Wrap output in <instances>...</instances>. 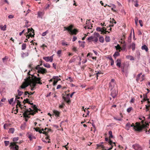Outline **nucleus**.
<instances>
[{
	"label": "nucleus",
	"mask_w": 150,
	"mask_h": 150,
	"mask_svg": "<svg viewBox=\"0 0 150 150\" xmlns=\"http://www.w3.org/2000/svg\"><path fill=\"white\" fill-rule=\"evenodd\" d=\"M29 79L26 80L23 82L21 85L19 89H24L27 87L28 86L30 85V86H35L37 83L40 84H42V83L40 82V78H37L35 76H32L31 79L30 77H29Z\"/></svg>",
	"instance_id": "obj_1"
},
{
	"label": "nucleus",
	"mask_w": 150,
	"mask_h": 150,
	"mask_svg": "<svg viewBox=\"0 0 150 150\" xmlns=\"http://www.w3.org/2000/svg\"><path fill=\"white\" fill-rule=\"evenodd\" d=\"M145 123L146 124V125H144L143 124L142 126H141L139 123L136 122L135 125H134V124L133 123L132 125H131L130 126L131 127H133V128L135 131L140 132L141 131L143 128H146L147 127V125H148V124H147L145 122Z\"/></svg>",
	"instance_id": "obj_2"
},
{
	"label": "nucleus",
	"mask_w": 150,
	"mask_h": 150,
	"mask_svg": "<svg viewBox=\"0 0 150 150\" xmlns=\"http://www.w3.org/2000/svg\"><path fill=\"white\" fill-rule=\"evenodd\" d=\"M24 109L25 111L23 113V115L24 117L26 118H29L30 117L28 116L29 115H33L35 113V112H37L35 110L34 112H31L33 111V110L30 108L28 109L25 108Z\"/></svg>",
	"instance_id": "obj_3"
},
{
	"label": "nucleus",
	"mask_w": 150,
	"mask_h": 150,
	"mask_svg": "<svg viewBox=\"0 0 150 150\" xmlns=\"http://www.w3.org/2000/svg\"><path fill=\"white\" fill-rule=\"evenodd\" d=\"M28 32L29 33V34L26 36V37L28 38H29L30 37H34L35 34L34 33V30L32 28L28 29Z\"/></svg>",
	"instance_id": "obj_4"
},
{
	"label": "nucleus",
	"mask_w": 150,
	"mask_h": 150,
	"mask_svg": "<svg viewBox=\"0 0 150 150\" xmlns=\"http://www.w3.org/2000/svg\"><path fill=\"white\" fill-rule=\"evenodd\" d=\"M35 69L37 70L38 72V73L43 74L47 72V71L46 69L40 67L39 65H38L37 66Z\"/></svg>",
	"instance_id": "obj_5"
},
{
	"label": "nucleus",
	"mask_w": 150,
	"mask_h": 150,
	"mask_svg": "<svg viewBox=\"0 0 150 150\" xmlns=\"http://www.w3.org/2000/svg\"><path fill=\"white\" fill-rule=\"evenodd\" d=\"M11 149L13 150H18V146L16 144V143L15 142H11L10 144Z\"/></svg>",
	"instance_id": "obj_6"
},
{
	"label": "nucleus",
	"mask_w": 150,
	"mask_h": 150,
	"mask_svg": "<svg viewBox=\"0 0 150 150\" xmlns=\"http://www.w3.org/2000/svg\"><path fill=\"white\" fill-rule=\"evenodd\" d=\"M115 80L114 79H112L110 83L109 88L111 90H112L115 87Z\"/></svg>",
	"instance_id": "obj_7"
},
{
	"label": "nucleus",
	"mask_w": 150,
	"mask_h": 150,
	"mask_svg": "<svg viewBox=\"0 0 150 150\" xmlns=\"http://www.w3.org/2000/svg\"><path fill=\"white\" fill-rule=\"evenodd\" d=\"M100 35L98 33H95L93 35V41L94 42H96L98 40V38L99 37Z\"/></svg>",
	"instance_id": "obj_8"
},
{
	"label": "nucleus",
	"mask_w": 150,
	"mask_h": 150,
	"mask_svg": "<svg viewBox=\"0 0 150 150\" xmlns=\"http://www.w3.org/2000/svg\"><path fill=\"white\" fill-rule=\"evenodd\" d=\"M118 91L116 88H115L111 92V95L113 98H115L117 96Z\"/></svg>",
	"instance_id": "obj_9"
},
{
	"label": "nucleus",
	"mask_w": 150,
	"mask_h": 150,
	"mask_svg": "<svg viewBox=\"0 0 150 150\" xmlns=\"http://www.w3.org/2000/svg\"><path fill=\"white\" fill-rule=\"evenodd\" d=\"M132 147L135 150H142V148L141 146L137 144H133Z\"/></svg>",
	"instance_id": "obj_10"
},
{
	"label": "nucleus",
	"mask_w": 150,
	"mask_h": 150,
	"mask_svg": "<svg viewBox=\"0 0 150 150\" xmlns=\"http://www.w3.org/2000/svg\"><path fill=\"white\" fill-rule=\"evenodd\" d=\"M43 59L47 62L50 61V62H52L53 61V56H51L50 57H45L43 58Z\"/></svg>",
	"instance_id": "obj_11"
},
{
	"label": "nucleus",
	"mask_w": 150,
	"mask_h": 150,
	"mask_svg": "<svg viewBox=\"0 0 150 150\" xmlns=\"http://www.w3.org/2000/svg\"><path fill=\"white\" fill-rule=\"evenodd\" d=\"M69 94H67V95L66 96V97H63V99L68 104L69 103H70V98L69 97Z\"/></svg>",
	"instance_id": "obj_12"
},
{
	"label": "nucleus",
	"mask_w": 150,
	"mask_h": 150,
	"mask_svg": "<svg viewBox=\"0 0 150 150\" xmlns=\"http://www.w3.org/2000/svg\"><path fill=\"white\" fill-rule=\"evenodd\" d=\"M142 50H145L146 52H147L148 51V48L145 45H144L142 47Z\"/></svg>",
	"instance_id": "obj_13"
},
{
	"label": "nucleus",
	"mask_w": 150,
	"mask_h": 150,
	"mask_svg": "<svg viewBox=\"0 0 150 150\" xmlns=\"http://www.w3.org/2000/svg\"><path fill=\"white\" fill-rule=\"evenodd\" d=\"M116 66L120 68L121 67V61L120 59H117L116 60Z\"/></svg>",
	"instance_id": "obj_14"
},
{
	"label": "nucleus",
	"mask_w": 150,
	"mask_h": 150,
	"mask_svg": "<svg viewBox=\"0 0 150 150\" xmlns=\"http://www.w3.org/2000/svg\"><path fill=\"white\" fill-rule=\"evenodd\" d=\"M44 14V12H42L40 11H38V16L39 18H42V16H43Z\"/></svg>",
	"instance_id": "obj_15"
},
{
	"label": "nucleus",
	"mask_w": 150,
	"mask_h": 150,
	"mask_svg": "<svg viewBox=\"0 0 150 150\" xmlns=\"http://www.w3.org/2000/svg\"><path fill=\"white\" fill-rule=\"evenodd\" d=\"M109 144L111 145V147L110 148L108 149H109V150H110V149H112V147H113V145H112V143H113L115 144V142H112V141L111 140H110L109 141Z\"/></svg>",
	"instance_id": "obj_16"
},
{
	"label": "nucleus",
	"mask_w": 150,
	"mask_h": 150,
	"mask_svg": "<svg viewBox=\"0 0 150 150\" xmlns=\"http://www.w3.org/2000/svg\"><path fill=\"white\" fill-rule=\"evenodd\" d=\"M6 25H5L4 26L2 25H0V29H1L2 30L5 31L6 30Z\"/></svg>",
	"instance_id": "obj_17"
},
{
	"label": "nucleus",
	"mask_w": 150,
	"mask_h": 150,
	"mask_svg": "<svg viewBox=\"0 0 150 150\" xmlns=\"http://www.w3.org/2000/svg\"><path fill=\"white\" fill-rule=\"evenodd\" d=\"M62 42V45L63 46H67L69 45V44L67 42H66L64 40H62L61 41Z\"/></svg>",
	"instance_id": "obj_18"
},
{
	"label": "nucleus",
	"mask_w": 150,
	"mask_h": 150,
	"mask_svg": "<svg viewBox=\"0 0 150 150\" xmlns=\"http://www.w3.org/2000/svg\"><path fill=\"white\" fill-rule=\"evenodd\" d=\"M53 112L54 113L55 115L57 117H59V114L60 112H59L57 110H53Z\"/></svg>",
	"instance_id": "obj_19"
},
{
	"label": "nucleus",
	"mask_w": 150,
	"mask_h": 150,
	"mask_svg": "<svg viewBox=\"0 0 150 150\" xmlns=\"http://www.w3.org/2000/svg\"><path fill=\"white\" fill-rule=\"evenodd\" d=\"M142 73H140L139 74L137 75L136 79V81L137 82H138L139 81V80L140 76L141 75H142Z\"/></svg>",
	"instance_id": "obj_20"
},
{
	"label": "nucleus",
	"mask_w": 150,
	"mask_h": 150,
	"mask_svg": "<svg viewBox=\"0 0 150 150\" xmlns=\"http://www.w3.org/2000/svg\"><path fill=\"white\" fill-rule=\"evenodd\" d=\"M17 105H19V107H20L21 108H23V107H22V105L21 104L20 101L18 100H17Z\"/></svg>",
	"instance_id": "obj_21"
},
{
	"label": "nucleus",
	"mask_w": 150,
	"mask_h": 150,
	"mask_svg": "<svg viewBox=\"0 0 150 150\" xmlns=\"http://www.w3.org/2000/svg\"><path fill=\"white\" fill-rule=\"evenodd\" d=\"M130 126L131 124L129 122L127 123L125 126L126 129L127 130H129V128L131 127Z\"/></svg>",
	"instance_id": "obj_22"
},
{
	"label": "nucleus",
	"mask_w": 150,
	"mask_h": 150,
	"mask_svg": "<svg viewBox=\"0 0 150 150\" xmlns=\"http://www.w3.org/2000/svg\"><path fill=\"white\" fill-rule=\"evenodd\" d=\"M77 32V30L76 29H75L73 30H71V32L70 33L71 34H76Z\"/></svg>",
	"instance_id": "obj_23"
},
{
	"label": "nucleus",
	"mask_w": 150,
	"mask_h": 150,
	"mask_svg": "<svg viewBox=\"0 0 150 150\" xmlns=\"http://www.w3.org/2000/svg\"><path fill=\"white\" fill-rule=\"evenodd\" d=\"M120 55L119 53L118 52H115L114 54H113V57L115 58H116V57L119 56Z\"/></svg>",
	"instance_id": "obj_24"
},
{
	"label": "nucleus",
	"mask_w": 150,
	"mask_h": 150,
	"mask_svg": "<svg viewBox=\"0 0 150 150\" xmlns=\"http://www.w3.org/2000/svg\"><path fill=\"white\" fill-rule=\"evenodd\" d=\"M26 127V123H24L23 124H22L20 127L23 130L25 129Z\"/></svg>",
	"instance_id": "obj_25"
},
{
	"label": "nucleus",
	"mask_w": 150,
	"mask_h": 150,
	"mask_svg": "<svg viewBox=\"0 0 150 150\" xmlns=\"http://www.w3.org/2000/svg\"><path fill=\"white\" fill-rule=\"evenodd\" d=\"M99 41L102 43H103L104 42V38L103 37H99Z\"/></svg>",
	"instance_id": "obj_26"
},
{
	"label": "nucleus",
	"mask_w": 150,
	"mask_h": 150,
	"mask_svg": "<svg viewBox=\"0 0 150 150\" xmlns=\"http://www.w3.org/2000/svg\"><path fill=\"white\" fill-rule=\"evenodd\" d=\"M139 119L142 120L141 122L143 124L142 125L144 124V125H145L144 124H143V123H144V120H145V117H143L142 118L140 117L139 118Z\"/></svg>",
	"instance_id": "obj_27"
},
{
	"label": "nucleus",
	"mask_w": 150,
	"mask_h": 150,
	"mask_svg": "<svg viewBox=\"0 0 150 150\" xmlns=\"http://www.w3.org/2000/svg\"><path fill=\"white\" fill-rule=\"evenodd\" d=\"M43 66L47 68H50V65L48 63L44 64H43Z\"/></svg>",
	"instance_id": "obj_28"
},
{
	"label": "nucleus",
	"mask_w": 150,
	"mask_h": 150,
	"mask_svg": "<svg viewBox=\"0 0 150 150\" xmlns=\"http://www.w3.org/2000/svg\"><path fill=\"white\" fill-rule=\"evenodd\" d=\"M105 40L106 42H108L110 41V38L109 36H107L105 38Z\"/></svg>",
	"instance_id": "obj_29"
},
{
	"label": "nucleus",
	"mask_w": 150,
	"mask_h": 150,
	"mask_svg": "<svg viewBox=\"0 0 150 150\" xmlns=\"http://www.w3.org/2000/svg\"><path fill=\"white\" fill-rule=\"evenodd\" d=\"M131 46L132 47V50H134L135 49V44L134 43H133L131 45Z\"/></svg>",
	"instance_id": "obj_30"
},
{
	"label": "nucleus",
	"mask_w": 150,
	"mask_h": 150,
	"mask_svg": "<svg viewBox=\"0 0 150 150\" xmlns=\"http://www.w3.org/2000/svg\"><path fill=\"white\" fill-rule=\"evenodd\" d=\"M17 92L18 93V95L19 96H21L23 93V92L20 91L19 89H18L17 90Z\"/></svg>",
	"instance_id": "obj_31"
},
{
	"label": "nucleus",
	"mask_w": 150,
	"mask_h": 150,
	"mask_svg": "<svg viewBox=\"0 0 150 150\" xmlns=\"http://www.w3.org/2000/svg\"><path fill=\"white\" fill-rule=\"evenodd\" d=\"M109 134L110 135L109 137L110 138H112L113 137V135H112V132L111 131H109L108 132Z\"/></svg>",
	"instance_id": "obj_32"
},
{
	"label": "nucleus",
	"mask_w": 150,
	"mask_h": 150,
	"mask_svg": "<svg viewBox=\"0 0 150 150\" xmlns=\"http://www.w3.org/2000/svg\"><path fill=\"white\" fill-rule=\"evenodd\" d=\"M92 27V25L90 24V25H86L85 27L84 28L85 29H90L91 27Z\"/></svg>",
	"instance_id": "obj_33"
},
{
	"label": "nucleus",
	"mask_w": 150,
	"mask_h": 150,
	"mask_svg": "<svg viewBox=\"0 0 150 150\" xmlns=\"http://www.w3.org/2000/svg\"><path fill=\"white\" fill-rule=\"evenodd\" d=\"M62 52V50H59L57 52V54H58V56L59 57H60L61 56V53Z\"/></svg>",
	"instance_id": "obj_34"
},
{
	"label": "nucleus",
	"mask_w": 150,
	"mask_h": 150,
	"mask_svg": "<svg viewBox=\"0 0 150 150\" xmlns=\"http://www.w3.org/2000/svg\"><path fill=\"white\" fill-rule=\"evenodd\" d=\"M57 78L56 79H57V81L54 80V81L53 83V85L54 86L56 85V84L58 82V80L57 79L58 78V77H55V78Z\"/></svg>",
	"instance_id": "obj_35"
},
{
	"label": "nucleus",
	"mask_w": 150,
	"mask_h": 150,
	"mask_svg": "<svg viewBox=\"0 0 150 150\" xmlns=\"http://www.w3.org/2000/svg\"><path fill=\"white\" fill-rule=\"evenodd\" d=\"M26 47V45L25 44H23L22 46V50H24Z\"/></svg>",
	"instance_id": "obj_36"
},
{
	"label": "nucleus",
	"mask_w": 150,
	"mask_h": 150,
	"mask_svg": "<svg viewBox=\"0 0 150 150\" xmlns=\"http://www.w3.org/2000/svg\"><path fill=\"white\" fill-rule=\"evenodd\" d=\"M14 129L13 128H11L9 129V132L10 133L13 134L14 132Z\"/></svg>",
	"instance_id": "obj_37"
},
{
	"label": "nucleus",
	"mask_w": 150,
	"mask_h": 150,
	"mask_svg": "<svg viewBox=\"0 0 150 150\" xmlns=\"http://www.w3.org/2000/svg\"><path fill=\"white\" fill-rule=\"evenodd\" d=\"M13 101V98H11V99H10V100H8L9 103L10 104H11L12 102Z\"/></svg>",
	"instance_id": "obj_38"
},
{
	"label": "nucleus",
	"mask_w": 150,
	"mask_h": 150,
	"mask_svg": "<svg viewBox=\"0 0 150 150\" xmlns=\"http://www.w3.org/2000/svg\"><path fill=\"white\" fill-rule=\"evenodd\" d=\"M115 47L116 50L121 49V47L120 46V45L118 44H117V45L116 46H115Z\"/></svg>",
	"instance_id": "obj_39"
},
{
	"label": "nucleus",
	"mask_w": 150,
	"mask_h": 150,
	"mask_svg": "<svg viewBox=\"0 0 150 150\" xmlns=\"http://www.w3.org/2000/svg\"><path fill=\"white\" fill-rule=\"evenodd\" d=\"M48 30H47L45 32H43L42 34V36H45L48 33Z\"/></svg>",
	"instance_id": "obj_40"
},
{
	"label": "nucleus",
	"mask_w": 150,
	"mask_h": 150,
	"mask_svg": "<svg viewBox=\"0 0 150 150\" xmlns=\"http://www.w3.org/2000/svg\"><path fill=\"white\" fill-rule=\"evenodd\" d=\"M5 145V146H7L9 143V141H5L4 142Z\"/></svg>",
	"instance_id": "obj_41"
},
{
	"label": "nucleus",
	"mask_w": 150,
	"mask_h": 150,
	"mask_svg": "<svg viewBox=\"0 0 150 150\" xmlns=\"http://www.w3.org/2000/svg\"><path fill=\"white\" fill-rule=\"evenodd\" d=\"M124 45L122 46V50H125L126 48V44L125 43V42L124 41Z\"/></svg>",
	"instance_id": "obj_42"
},
{
	"label": "nucleus",
	"mask_w": 150,
	"mask_h": 150,
	"mask_svg": "<svg viewBox=\"0 0 150 150\" xmlns=\"http://www.w3.org/2000/svg\"><path fill=\"white\" fill-rule=\"evenodd\" d=\"M96 30L98 32H101V33H102V29L100 27H97Z\"/></svg>",
	"instance_id": "obj_43"
},
{
	"label": "nucleus",
	"mask_w": 150,
	"mask_h": 150,
	"mask_svg": "<svg viewBox=\"0 0 150 150\" xmlns=\"http://www.w3.org/2000/svg\"><path fill=\"white\" fill-rule=\"evenodd\" d=\"M103 143V142H101L100 144H97L96 146L98 147H101Z\"/></svg>",
	"instance_id": "obj_44"
},
{
	"label": "nucleus",
	"mask_w": 150,
	"mask_h": 150,
	"mask_svg": "<svg viewBox=\"0 0 150 150\" xmlns=\"http://www.w3.org/2000/svg\"><path fill=\"white\" fill-rule=\"evenodd\" d=\"M32 108H33V109L35 110L37 112H38L37 111V108L35 106V105H33L32 106Z\"/></svg>",
	"instance_id": "obj_45"
},
{
	"label": "nucleus",
	"mask_w": 150,
	"mask_h": 150,
	"mask_svg": "<svg viewBox=\"0 0 150 150\" xmlns=\"http://www.w3.org/2000/svg\"><path fill=\"white\" fill-rule=\"evenodd\" d=\"M135 23L137 25L138 23V19L137 17H136L134 19Z\"/></svg>",
	"instance_id": "obj_46"
},
{
	"label": "nucleus",
	"mask_w": 150,
	"mask_h": 150,
	"mask_svg": "<svg viewBox=\"0 0 150 150\" xmlns=\"http://www.w3.org/2000/svg\"><path fill=\"white\" fill-rule=\"evenodd\" d=\"M93 36H92L91 37H88L87 39V40H92V41H93Z\"/></svg>",
	"instance_id": "obj_47"
},
{
	"label": "nucleus",
	"mask_w": 150,
	"mask_h": 150,
	"mask_svg": "<svg viewBox=\"0 0 150 150\" xmlns=\"http://www.w3.org/2000/svg\"><path fill=\"white\" fill-rule=\"evenodd\" d=\"M18 137H15L13 138V141L15 142L18 141Z\"/></svg>",
	"instance_id": "obj_48"
},
{
	"label": "nucleus",
	"mask_w": 150,
	"mask_h": 150,
	"mask_svg": "<svg viewBox=\"0 0 150 150\" xmlns=\"http://www.w3.org/2000/svg\"><path fill=\"white\" fill-rule=\"evenodd\" d=\"M66 30L70 32V33L71 32V29L70 27H67V28H66Z\"/></svg>",
	"instance_id": "obj_49"
},
{
	"label": "nucleus",
	"mask_w": 150,
	"mask_h": 150,
	"mask_svg": "<svg viewBox=\"0 0 150 150\" xmlns=\"http://www.w3.org/2000/svg\"><path fill=\"white\" fill-rule=\"evenodd\" d=\"M139 23L140 26L141 27L143 26V24H142V20H139Z\"/></svg>",
	"instance_id": "obj_50"
},
{
	"label": "nucleus",
	"mask_w": 150,
	"mask_h": 150,
	"mask_svg": "<svg viewBox=\"0 0 150 150\" xmlns=\"http://www.w3.org/2000/svg\"><path fill=\"white\" fill-rule=\"evenodd\" d=\"M102 33H101L102 34L103 33H104L105 31L106 30V28H105L104 27H103L102 29Z\"/></svg>",
	"instance_id": "obj_51"
},
{
	"label": "nucleus",
	"mask_w": 150,
	"mask_h": 150,
	"mask_svg": "<svg viewBox=\"0 0 150 150\" xmlns=\"http://www.w3.org/2000/svg\"><path fill=\"white\" fill-rule=\"evenodd\" d=\"M90 20H88V21H87L86 23V25H90V24L91 25V23L89 22V21Z\"/></svg>",
	"instance_id": "obj_52"
},
{
	"label": "nucleus",
	"mask_w": 150,
	"mask_h": 150,
	"mask_svg": "<svg viewBox=\"0 0 150 150\" xmlns=\"http://www.w3.org/2000/svg\"><path fill=\"white\" fill-rule=\"evenodd\" d=\"M132 109V107H130L127 108V111L128 112H130L131 111Z\"/></svg>",
	"instance_id": "obj_53"
},
{
	"label": "nucleus",
	"mask_w": 150,
	"mask_h": 150,
	"mask_svg": "<svg viewBox=\"0 0 150 150\" xmlns=\"http://www.w3.org/2000/svg\"><path fill=\"white\" fill-rule=\"evenodd\" d=\"M14 17V16L13 15H10L8 16V18L10 19H12Z\"/></svg>",
	"instance_id": "obj_54"
},
{
	"label": "nucleus",
	"mask_w": 150,
	"mask_h": 150,
	"mask_svg": "<svg viewBox=\"0 0 150 150\" xmlns=\"http://www.w3.org/2000/svg\"><path fill=\"white\" fill-rule=\"evenodd\" d=\"M77 39V38L75 36H74L73 37V39H72V41L73 42L75 41Z\"/></svg>",
	"instance_id": "obj_55"
},
{
	"label": "nucleus",
	"mask_w": 150,
	"mask_h": 150,
	"mask_svg": "<svg viewBox=\"0 0 150 150\" xmlns=\"http://www.w3.org/2000/svg\"><path fill=\"white\" fill-rule=\"evenodd\" d=\"M84 43H85L84 42H81V43L80 44L81 46L82 47H84L85 46Z\"/></svg>",
	"instance_id": "obj_56"
},
{
	"label": "nucleus",
	"mask_w": 150,
	"mask_h": 150,
	"mask_svg": "<svg viewBox=\"0 0 150 150\" xmlns=\"http://www.w3.org/2000/svg\"><path fill=\"white\" fill-rule=\"evenodd\" d=\"M149 99H148L147 98V96H144V101L147 100Z\"/></svg>",
	"instance_id": "obj_57"
},
{
	"label": "nucleus",
	"mask_w": 150,
	"mask_h": 150,
	"mask_svg": "<svg viewBox=\"0 0 150 150\" xmlns=\"http://www.w3.org/2000/svg\"><path fill=\"white\" fill-rule=\"evenodd\" d=\"M64 104L63 103L62 104L60 105L59 106V107L60 108H63L64 106Z\"/></svg>",
	"instance_id": "obj_58"
},
{
	"label": "nucleus",
	"mask_w": 150,
	"mask_h": 150,
	"mask_svg": "<svg viewBox=\"0 0 150 150\" xmlns=\"http://www.w3.org/2000/svg\"><path fill=\"white\" fill-rule=\"evenodd\" d=\"M73 50V51H74L75 52H76L77 51V50L76 49V47H74L73 48V49H72Z\"/></svg>",
	"instance_id": "obj_59"
},
{
	"label": "nucleus",
	"mask_w": 150,
	"mask_h": 150,
	"mask_svg": "<svg viewBox=\"0 0 150 150\" xmlns=\"http://www.w3.org/2000/svg\"><path fill=\"white\" fill-rule=\"evenodd\" d=\"M25 53H24L23 52V53H22L21 54V57H22V58H23L24 57H25Z\"/></svg>",
	"instance_id": "obj_60"
},
{
	"label": "nucleus",
	"mask_w": 150,
	"mask_h": 150,
	"mask_svg": "<svg viewBox=\"0 0 150 150\" xmlns=\"http://www.w3.org/2000/svg\"><path fill=\"white\" fill-rule=\"evenodd\" d=\"M68 78L69 79V81L71 82H72L73 81V80L71 78V77H68Z\"/></svg>",
	"instance_id": "obj_61"
},
{
	"label": "nucleus",
	"mask_w": 150,
	"mask_h": 150,
	"mask_svg": "<svg viewBox=\"0 0 150 150\" xmlns=\"http://www.w3.org/2000/svg\"><path fill=\"white\" fill-rule=\"evenodd\" d=\"M134 98H132L130 100L131 103H134Z\"/></svg>",
	"instance_id": "obj_62"
},
{
	"label": "nucleus",
	"mask_w": 150,
	"mask_h": 150,
	"mask_svg": "<svg viewBox=\"0 0 150 150\" xmlns=\"http://www.w3.org/2000/svg\"><path fill=\"white\" fill-rule=\"evenodd\" d=\"M27 94H29V93L28 91H25L24 93V96H26Z\"/></svg>",
	"instance_id": "obj_63"
},
{
	"label": "nucleus",
	"mask_w": 150,
	"mask_h": 150,
	"mask_svg": "<svg viewBox=\"0 0 150 150\" xmlns=\"http://www.w3.org/2000/svg\"><path fill=\"white\" fill-rule=\"evenodd\" d=\"M114 64V61L113 60H112V61H111L110 62V64L111 66L113 65Z\"/></svg>",
	"instance_id": "obj_64"
}]
</instances>
